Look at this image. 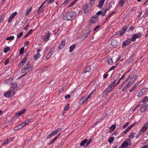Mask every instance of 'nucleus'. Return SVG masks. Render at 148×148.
<instances>
[{"label": "nucleus", "instance_id": "30", "mask_svg": "<svg viewBox=\"0 0 148 148\" xmlns=\"http://www.w3.org/2000/svg\"><path fill=\"white\" fill-rule=\"evenodd\" d=\"M10 49V47H6L4 49L3 52L5 53H7Z\"/></svg>", "mask_w": 148, "mask_h": 148}, {"label": "nucleus", "instance_id": "24", "mask_svg": "<svg viewBox=\"0 0 148 148\" xmlns=\"http://www.w3.org/2000/svg\"><path fill=\"white\" fill-rule=\"evenodd\" d=\"M130 43V40L127 39V40L125 41L123 43V46H125L127 45H129Z\"/></svg>", "mask_w": 148, "mask_h": 148}, {"label": "nucleus", "instance_id": "14", "mask_svg": "<svg viewBox=\"0 0 148 148\" xmlns=\"http://www.w3.org/2000/svg\"><path fill=\"white\" fill-rule=\"evenodd\" d=\"M148 106L147 104L145 103L144 106H143L140 109V111L142 112H144Z\"/></svg>", "mask_w": 148, "mask_h": 148}, {"label": "nucleus", "instance_id": "2", "mask_svg": "<svg viewBox=\"0 0 148 148\" xmlns=\"http://www.w3.org/2000/svg\"><path fill=\"white\" fill-rule=\"evenodd\" d=\"M32 66L30 64L29 62H28L27 63L24 65L21 70V72L24 74L21 77L26 74L27 73L31 71L32 70Z\"/></svg>", "mask_w": 148, "mask_h": 148}, {"label": "nucleus", "instance_id": "37", "mask_svg": "<svg viewBox=\"0 0 148 148\" xmlns=\"http://www.w3.org/2000/svg\"><path fill=\"white\" fill-rule=\"evenodd\" d=\"M148 100V97L146 96L142 99V102L143 103L147 101Z\"/></svg>", "mask_w": 148, "mask_h": 148}, {"label": "nucleus", "instance_id": "28", "mask_svg": "<svg viewBox=\"0 0 148 148\" xmlns=\"http://www.w3.org/2000/svg\"><path fill=\"white\" fill-rule=\"evenodd\" d=\"M107 61L108 64H112L113 63V61L112 60V58H108L107 59Z\"/></svg>", "mask_w": 148, "mask_h": 148}, {"label": "nucleus", "instance_id": "59", "mask_svg": "<svg viewBox=\"0 0 148 148\" xmlns=\"http://www.w3.org/2000/svg\"><path fill=\"white\" fill-rule=\"evenodd\" d=\"M130 71V69H129L121 77L123 79L124 78L125 76L126 75V74L128 72Z\"/></svg>", "mask_w": 148, "mask_h": 148}, {"label": "nucleus", "instance_id": "26", "mask_svg": "<svg viewBox=\"0 0 148 148\" xmlns=\"http://www.w3.org/2000/svg\"><path fill=\"white\" fill-rule=\"evenodd\" d=\"M40 54L39 53H37L34 56V58L35 60H37L38 58L40 57Z\"/></svg>", "mask_w": 148, "mask_h": 148}, {"label": "nucleus", "instance_id": "49", "mask_svg": "<svg viewBox=\"0 0 148 148\" xmlns=\"http://www.w3.org/2000/svg\"><path fill=\"white\" fill-rule=\"evenodd\" d=\"M130 130V126H129L123 132V133L125 134H126L127 132Z\"/></svg>", "mask_w": 148, "mask_h": 148}, {"label": "nucleus", "instance_id": "48", "mask_svg": "<svg viewBox=\"0 0 148 148\" xmlns=\"http://www.w3.org/2000/svg\"><path fill=\"white\" fill-rule=\"evenodd\" d=\"M130 79V75H129L128 77L123 82V84L124 85L125 84H126L127 82L128 81V80Z\"/></svg>", "mask_w": 148, "mask_h": 148}, {"label": "nucleus", "instance_id": "22", "mask_svg": "<svg viewBox=\"0 0 148 148\" xmlns=\"http://www.w3.org/2000/svg\"><path fill=\"white\" fill-rule=\"evenodd\" d=\"M76 45L75 44H73L71 45L70 47V50L69 51L70 52L73 51V50L76 47Z\"/></svg>", "mask_w": 148, "mask_h": 148}, {"label": "nucleus", "instance_id": "13", "mask_svg": "<svg viewBox=\"0 0 148 148\" xmlns=\"http://www.w3.org/2000/svg\"><path fill=\"white\" fill-rule=\"evenodd\" d=\"M56 134H57V133L55 131H53L50 134H49V135H48L47 137L46 138L47 139H49L51 137L53 136H54L56 135Z\"/></svg>", "mask_w": 148, "mask_h": 148}, {"label": "nucleus", "instance_id": "16", "mask_svg": "<svg viewBox=\"0 0 148 148\" xmlns=\"http://www.w3.org/2000/svg\"><path fill=\"white\" fill-rule=\"evenodd\" d=\"M128 144L127 142V141H125L122 143L120 146L122 148H126L128 146Z\"/></svg>", "mask_w": 148, "mask_h": 148}, {"label": "nucleus", "instance_id": "44", "mask_svg": "<svg viewBox=\"0 0 148 148\" xmlns=\"http://www.w3.org/2000/svg\"><path fill=\"white\" fill-rule=\"evenodd\" d=\"M115 127H116V126H115V125H112L111 126H110V130L112 131H113L115 129Z\"/></svg>", "mask_w": 148, "mask_h": 148}, {"label": "nucleus", "instance_id": "43", "mask_svg": "<svg viewBox=\"0 0 148 148\" xmlns=\"http://www.w3.org/2000/svg\"><path fill=\"white\" fill-rule=\"evenodd\" d=\"M77 0H75L69 6V7H71L74 5L76 3Z\"/></svg>", "mask_w": 148, "mask_h": 148}, {"label": "nucleus", "instance_id": "38", "mask_svg": "<svg viewBox=\"0 0 148 148\" xmlns=\"http://www.w3.org/2000/svg\"><path fill=\"white\" fill-rule=\"evenodd\" d=\"M12 86L13 88V89L15 90V89H16L17 87V84L16 83H14L12 84Z\"/></svg>", "mask_w": 148, "mask_h": 148}, {"label": "nucleus", "instance_id": "20", "mask_svg": "<svg viewBox=\"0 0 148 148\" xmlns=\"http://www.w3.org/2000/svg\"><path fill=\"white\" fill-rule=\"evenodd\" d=\"M35 30V29H33V30H32V29H30L29 30V32L24 36L23 38H27L32 33L33 30L34 31Z\"/></svg>", "mask_w": 148, "mask_h": 148}, {"label": "nucleus", "instance_id": "60", "mask_svg": "<svg viewBox=\"0 0 148 148\" xmlns=\"http://www.w3.org/2000/svg\"><path fill=\"white\" fill-rule=\"evenodd\" d=\"M12 79H7L5 81V84L6 83H7V84H11V83H9L8 82H9L10 81V80H12Z\"/></svg>", "mask_w": 148, "mask_h": 148}, {"label": "nucleus", "instance_id": "64", "mask_svg": "<svg viewBox=\"0 0 148 148\" xmlns=\"http://www.w3.org/2000/svg\"><path fill=\"white\" fill-rule=\"evenodd\" d=\"M13 18H12L11 17H9L8 18V22L9 23L11 22Z\"/></svg>", "mask_w": 148, "mask_h": 148}, {"label": "nucleus", "instance_id": "58", "mask_svg": "<svg viewBox=\"0 0 148 148\" xmlns=\"http://www.w3.org/2000/svg\"><path fill=\"white\" fill-rule=\"evenodd\" d=\"M92 141V140H89L88 141H87L86 146H87L90 143H91Z\"/></svg>", "mask_w": 148, "mask_h": 148}, {"label": "nucleus", "instance_id": "3", "mask_svg": "<svg viewBox=\"0 0 148 148\" xmlns=\"http://www.w3.org/2000/svg\"><path fill=\"white\" fill-rule=\"evenodd\" d=\"M15 91V90L12 89L4 93V95L6 97L11 98L14 95Z\"/></svg>", "mask_w": 148, "mask_h": 148}, {"label": "nucleus", "instance_id": "45", "mask_svg": "<svg viewBox=\"0 0 148 148\" xmlns=\"http://www.w3.org/2000/svg\"><path fill=\"white\" fill-rule=\"evenodd\" d=\"M55 49L54 47H52L50 49L49 53L52 54L54 53V51L55 50Z\"/></svg>", "mask_w": 148, "mask_h": 148}, {"label": "nucleus", "instance_id": "63", "mask_svg": "<svg viewBox=\"0 0 148 148\" xmlns=\"http://www.w3.org/2000/svg\"><path fill=\"white\" fill-rule=\"evenodd\" d=\"M13 18H12L11 17H9L8 18V22L9 23L11 22Z\"/></svg>", "mask_w": 148, "mask_h": 148}, {"label": "nucleus", "instance_id": "27", "mask_svg": "<svg viewBox=\"0 0 148 148\" xmlns=\"http://www.w3.org/2000/svg\"><path fill=\"white\" fill-rule=\"evenodd\" d=\"M117 44V41L115 40H113L112 41L111 45L113 46H115Z\"/></svg>", "mask_w": 148, "mask_h": 148}, {"label": "nucleus", "instance_id": "61", "mask_svg": "<svg viewBox=\"0 0 148 148\" xmlns=\"http://www.w3.org/2000/svg\"><path fill=\"white\" fill-rule=\"evenodd\" d=\"M109 10V8H106L103 9L104 10V12L105 13H106V12Z\"/></svg>", "mask_w": 148, "mask_h": 148}, {"label": "nucleus", "instance_id": "39", "mask_svg": "<svg viewBox=\"0 0 148 148\" xmlns=\"http://www.w3.org/2000/svg\"><path fill=\"white\" fill-rule=\"evenodd\" d=\"M138 85V84H135L131 90H130V92H132L134 91Z\"/></svg>", "mask_w": 148, "mask_h": 148}, {"label": "nucleus", "instance_id": "12", "mask_svg": "<svg viewBox=\"0 0 148 148\" xmlns=\"http://www.w3.org/2000/svg\"><path fill=\"white\" fill-rule=\"evenodd\" d=\"M105 0H100L99 1V4L97 5L98 7L99 8H102L104 2L105 1Z\"/></svg>", "mask_w": 148, "mask_h": 148}, {"label": "nucleus", "instance_id": "1", "mask_svg": "<svg viewBox=\"0 0 148 148\" xmlns=\"http://www.w3.org/2000/svg\"><path fill=\"white\" fill-rule=\"evenodd\" d=\"M76 15V14L75 12L71 11L64 13L62 14L61 17L62 19L64 20L70 21L74 19Z\"/></svg>", "mask_w": 148, "mask_h": 148}, {"label": "nucleus", "instance_id": "55", "mask_svg": "<svg viewBox=\"0 0 148 148\" xmlns=\"http://www.w3.org/2000/svg\"><path fill=\"white\" fill-rule=\"evenodd\" d=\"M116 65L115 66H112L110 69L108 71V72H109V71H110L114 69L115 67L116 66Z\"/></svg>", "mask_w": 148, "mask_h": 148}, {"label": "nucleus", "instance_id": "8", "mask_svg": "<svg viewBox=\"0 0 148 148\" xmlns=\"http://www.w3.org/2000/svg\"><path fill=\"white\" fill-rule=\"evenodd\" d=\"M25 126V124L21 123L15 127L14 128V130L15 131H17Z\"/></svg>", "mask_w": 148, "mask_h": 148}, {"label": "nucleus", "instance_id": "5", "mask_svg": "<svg viewBox=\"0 0 148 148\" xmlns=\"http://www.w3.org/2000/svg\"><path fill=\"white\" fill-rule=\"evenodd\" d=\"M98 21V16L96 15L93 16L91 18L90 20L92 23H96Z\"/></svg>", "mask_w": 148, "mask_h": 148}, {"label": "nucleus", "instance_id": "21", "mask_svg": "<svg viewBox=\"0 0 148 148\" xmlns=\"http://www.w3.org/2000/svg\"><path fill=\"white\" fill-rule=\"evenodd\" d=\"M48 0H46L45 1H44L42 4L40 6V7L38 9V10L37 11V12L38 14H39L40 13V12L41 10H40V9L42 7V6L47 2Z\"/></svg>", "mask_w": 148, "mask_h": 148}, {"label": "nucleus", "instance_id": "9", "mask_svg": "<svg viewBox=\"0 0 148 148\" xmlns=\"http://www.w3.org/2000/svg\"><path fill=\"white\" fill-rule=\"evenodd\" d=\"M146 90L147 89L146 88H143L139 92L138 95V97H140L143 95V94L145 93Z\"/></svg>", "mask_w": 148, "mask_h": 148}, {"label": "nucleus", "instance_id": "11", "mask_svg": "<svg viewBox=\"0 0 148 148\" xmlns=\"http://www.w3.org/2000/svg\"><path fill=\"white\" fill-rule=\"evenodd\" d=\"M61 133V132L59 133L53 140L51 141L50 143H48V145H50L53 143L55 141L59 138V136L60 135Z\"/></svg>", "mask_w": 148, "mask_h": 148}, {"label": "nucleus", "instance_id": "4", "mask_svg": "<svg viewBox=\"0 0 148 148\" xmlns=\"http://www.w3.org/2000/svg\"><path fill=\"white\" fill-rule=\"evenodd\" d=\"M142 36V34L140 33H138L133 35L131 38V40L132 42H134L137 38H140Z\"/></svg>", "mask_w": 148, "mask_h": 148}, {"label": "nucleus", "instance_id": "32", "mask_svg": "<svg viewBox=\"0 0 148 148\" xmlns=\"http://www.w3.org/2000/svg\"><path fill=\"white\" fill-rule=\"evenodd\" d=\"M130 86V82H129L123 88L122 91L123 92H124V91H125L127 89L128 87H129V86Z\"/></svg>", "mask_w": 148, "mask_h": 148}, {"label": "nucleus", "instance_id": "35", "mask_svg": "<svg viewBox=\"0 0 148 148\" xmlns=\"http://www.w3.org/2000/svg\"><path fill=\"white\" fill-rule=\"evenodd\" d=\"M81 100L83 103L85 102L88 100V99H87L86 96H84L81 99Z\"/></svg>", "mask_w": 148, "mask_h": 148}, {"label": "nucleus", "instance_id": "18", "mask_svg": "<svg viewBox=\"0 0 148 148\" xmlns=\"http://www.w3.org/2000/svg\"><path fill=\"white\" fill-rule=\"evenodd\" d=\"M26 111V110L25 109H23V110L20 111L19 112H17L16 114L18 116H20L23 113H24Z\"/></svg>", "mask_w": 148, "mask_h": 148}, {"label": "nucleus", "instance_id": "47", "mask_svg": "<svg viewBox=\"0 0 148 148\" xmlns=\"http://www.w3.org/2000/svg\"><path fill=\"white\" fill-rule=\"evenodd\" d=\"M9 60H10V58H7L6 59V60H5V61L4 62L5 65H6L7 64H8L9 62Z\"/></svg>", "mask_w": 148, "mask_h": 148}, {"label": "nucleus", "instance_id": "54", "mask_svg": "<svg viewBox=\"0 0 148 148\" xmlns=\"http://www.w3.org/2000/svg\"><path fill=\"white\" fill-rule=\"evenodd\" d=\"M108 92H109L106 89V90L103 92V95L104 96L106 95Z\"/></svg>", "mask_w": 148, "mask_h": 148}, {"label": "nucleus", "instance_id": "10", "mask_svg": "<svg viewBox=\"0 0 148 148\" xmlns=\"http://www.w3.org/2000/svg\"><path fill=\"white\" fill-rule=\"evenodd\" d=\"M65 44V40H62L61 44L59 45L58 48L60 49H62L64 48Z\"/></svg>", "mask_w": 148, "mask_h": 148}, {"label": "nucleus", "instance_id": "53", "mask_svg": "<svg viewBox=\"0 0 148 148\" xmlns=\"http://www.w3.org/2000/svg\"><path fill=\"white\" fill-rule=\"evenodd\" d=\"M29 123V121H28V120L27 119L26 120L24 123H22V124H25V126L27 124Z\"/></svg>", "mask_w": 148, "mask_h": 148}, {"label": "nucleus", "instance_id": "51", "mask_svg": "<svg viewBox=\"0 0 148 148\" xmlns=\"http://www.w3.org/2000/svg\"><path fill=\"white\" fill-rule=\"evenodd\" d=\"M62 129V128H58L55 131L56 132L57 134L58 132L60 131Z\"/></svg>", "mask_w": 148, "mask_h": 148}, {"label": "nucleus", "instance_id": "6", "mask_svg": "<svg viewBox=\"0 0 148 148\" xmlns=\"http://www.w3.org/2000/svg\"><path fill=\"white\" fill-rule=\"evenodd\" d=\"M27 60V57H24L23 60L18 64V66L19 68H21L25 63Z\"/></svg>", "mask_w": 148, "mask_h": 148}, {"label": "nucleus", "instance_id": "52", "mask_svg": "<svg viewBox=\"0 0 148 148\" xmlns=\"http://www.w3.org/2000/svg\"><path fill=\"white\" fill-rule=\"evenodd\" d=\"M54 0H49L47 2V5H48L49 3H52Z\"/></svg>", "mask_w": 148, "mask_h": 148}, {"label": "nucleus", "instance_id": "23", "mask_svg": "<svg viewBox=\"0 0 148 148\" xmlns=\"http://www.w3.org/2000/svg\"><path fill=\"white\" fill-rule=\"evenodd\" d=\"M88 7V4L86 3L85 5L84 8V13H86Z\"/></svg>", "mask_w": 148, "mask_h": 148}, {"label": "nucleus", "instance_id": "15", "mask_svg": "<svg viewBox=\"0 0 148 148\" xmlns=\"http://www.w3.org/2000/svg\"><path fill=\"white\" fill-rule=\"evenodd\" d=\"M148 127V123H145L144 125L141 128V130L143 132L145 131Z\"/></svg>", "mask_w": 148, "mask_h": 148}, {"label": "nucleus", "instance_id": "31", "mask_svg": "<svg viewBox=\"0 0 148 148\" xmlns=\"http://www.w3.org/2000/svg\"><path fill=\"white\" fill-rule=\"evenodd\" d=\"M88 141L87 139H85L81 143L80 145L81 146H83Z\"/></svg>", "mask_w": 148, "mask_h": 148}, {"label": "nucleus", "instance_id": "19", "mask_svg": "<svg viewBox=\"0 0 148 148\" xmlns=\"http://www.w3.org/2000/svg\"><path fill=\"white\" fill-rule=\"evenodd\" d=\"M135 136H136V138H137L139 136L137 135L136 133L131 132V134L130 135V137L133 138L135 137Z\"/></svg>", "mask_w": 148, "mask_h": 148}, {"label": "nucleus", "instance_id": "17", "mask_svg": "<svg viewBox=\"0 0 148 148\" xmlns=\"http://www.w3.org/2000/svg\"><path fill=\"white\" fill-rule=\"evenodd\" d=\"M127 29V27L126 26H125L124 27H123L122 30L120 32V35L121 36H122L126 31Z\"/></svg>", "mask_w": 148, "mask_h": 148}, {"label": "nucleus", "instance_id": "41", "mask_svg": "<svg viewBox=\"0 0 148 148\" xmlns=\"http://www.w3.org/2000/svg\"><path fill=\"white\" fill-rule=\"evenodd\" d=\"M32 8L31 7L30 8L28 9L26 13V16H27L29 14V13H30V12L32 10Z\"/></svg>", "mask_w": 148, "mask_h": 148}, {"label": "nucleus", "instance_id": "34", "mask_svg": "<svg viewBox=\"0 0 148 148\" xmlns=\"http://www.w3.org/2000/svg\"><path fill=\"white\" fill-rule=\"evenodd\" d=\"M14 38V36H10L9 37H8L6 38V40H13Z\"/></svg>", "mask_w": 148, "mask_h": 148}, {"label": "nucleus", "instance_id": "36", "mask_svg": "<svg viewBox=\"0 0 148 148\" xmlns=\"http://www.w3.org/2000/svg\"><path fill=\"white\" fill-rule=\"evenodd\" d=\"M123 0H120L119 1L118 6L119 7H121L123 5Z\"/></svg>", "mask_w": 148, "mask_h": 148}, {"label": "nucleus", "instance_id": "42", "mask_svg": "<svg viewBox=\"0 0 148 148\" xmlns=\"http://www.w3.org/2000/svg\"><path fill=\"white\" fill-rule=\"evenodd\" d=\"M69 109V103H68L65 106L64 108V110L66 111L68 110Z\"/></svg>", "mask_w": 148, "mask_h": 148}, {"label": "nucleus", "instance_id": "25", "mask_svg": "<svg viewBox=\"0 0 148 148\" xmlns=\"http://www.w3.org/2000/svg\"><path fill=\"white\" fill-rule=\"evenodd\" d=\"M91 70V67L90 66H88L87 67L84 71V73L87 72H89Z\"/></svg>", "mask_w": 148, "mask_h": 148}, {"label": "nucleus", "instance_id": "7", "mask_svg": "<svg viewBox=\"0 0 148 148\" xmlns=\"http://www.w3.org/2000/svg\"><path fill=\"white\" fill-rule=\"evenodd\" d=\"M50 36V34L49 32H47L45 34L44 36H42L43 38V39L46 41H48L49 38Z\"/></svg>", "mask_w": 148, "mask_h": 148}, {"label": "nucleus", "instance_id": "56", "mask_svg": "<svg viewBox=\"0 0 148 148\" xmlns=\"http://www.w3.org/2000/svg\"><path fill=\"white\" fill-rule=\"evenodd\" d=\"M102 13L103 11H99L96 14L97 15H99L102 14Z\"/></svg>", "mask_w": 148, "mask_h": 148}, {"label": "nucleus", "instance_id": "62", "mask_svg": "<svg viewBox=\"0 0 148 148\" xmlns=\"http://www.w3.org/2000/svg\"><path fill=\"white\" fill-rule=\"evenodd\" d=\"M100 27V26L99 25H98L97 26H96V27H95L94 29V31H96L97 29H98V28Z\"/></svg>", "mask_w": 148, "mask_h": 148}, {"label": "nucleus", "instance_id": "40", "mask_svg": "<svg viewBox=\"0 0 148 148\" xmlns=\"http://www.w3.org/2000/svg\"><path fill=\"white\" fill-rule=\"evenodd\" d=\"M17 12H15L12 13L10 16V17H11L12 18H13L14 16L16 15Z\"/></svg>", "mask_w": 148, "mask_h": 148}, {"label": "nucleus", "instance_id": "50", "mask_svg": "<svg viewBox=\"0 0 148 148\" xmlns=\"http://www.w3.org/2000/svg\"><path fill=\"white\" fill-rule=\"evenodd\" d=\"M23 33L22 32H21L17 36V38H19L22 35Z\"/></svg>", "mask_w": 148, "mask_h": 148}, {"label": "nucleus", "instance_id": "33", "mask_svg": "<svg viewBox=\"0 0 148 148\" xmlns=\"http://www.w3.org/2000/svg\"><path fill=\"white\" fill-rule=\"evenodd\" d=\"M9 141L8 139L5 140L4 142L2 144L1 146H3L6 145L8 144L9 143Z\"/></svg>", "mask_w": 148, "mask_h": 148}, {"label": "nucleus", "instance_id": "29", "mask_svg": "<svg viewBox=\"0 0 148 148\" xmlns=\"http://www.w3.org/2000/svg\"><path fill=\"white\" fill-rule=\"evenodd\" d=\"M114 139V137H110L108 139V141L110 143H112L113 142Z\"/></svg>", "mask_w": 148, "mask_h": 148}, {"label": "nucleus", "instance_id": "46", "mask_svg": "<svg viewBox=\"0 0 148 148\" xmlns=\"http://www.w3.org/2000/svg\"><path fill=\"white\" fill-rule=\"evenodd\" d=\"M24 48L23 47H21L19 53L21 54L23 53L24 52Z\"/></svg>", "mask_w": 148, "mask_h": 148}, {"label": "nucleus", "instance_id": "57", "mask_svg": "<svg viewBox=\"0 0 148 148\" xmlns=\"http://www.w3.org/2000/svg\"><path fill=\"white\" fill-rule=\"evenodd\" d=\"M51 55H52V54L49 53H48V54L46 57V58H47V60H48L51 57Z\"/></svg>", "mask_w": 148, "mask_h": 148}]
</instances>
